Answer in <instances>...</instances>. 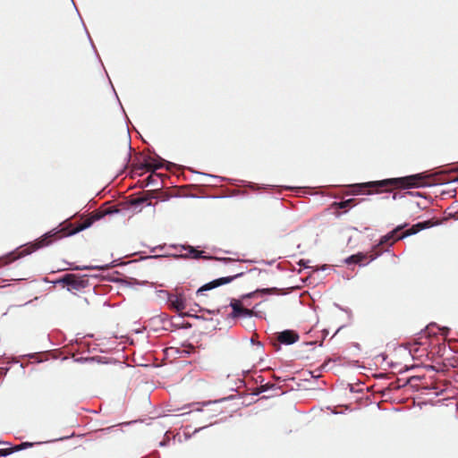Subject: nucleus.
<instances>
[{
	"label": "nucleus",
	"mask_w": 458,
	"mask_h": 458,
	"mask_svg": "<svg viewBox=\"0 0 458 458\" xmlns=\"http://www.w3.org/2000/svg\"><path fill=\"white\" fill-rule=\"evenodd\" d=\"M299 335L293 330H284L279 333L276 336V340L278 344H274V345L278 350L280 348V344H293L299 340Z\"/></svg>",
	"instance_id": "6e6552de"
},
{
	"label": "nucleus",
	"mask_w": 458,
	"mask_h": 458,
	"mask_svg": "<svg viewBox=\"0 0 458 458\" xmlns=\"http://www.w3.org/2000/svg\"><path fill=\"white\" fill-rule=\"evenodd\" d=\"M217 403H218V402H214L213 403H209V404H208L207 406H209V405H214V406H216V405H217Z\"/></svg>",
	"instance_id": "a211bd4d"
},
{
	"label": "nucleus",
	"mask_w": 458,
	"mask_h": 458,
	"mask_svg": "<svg viewBox=\"0 0 458 458\" xmlns=\"http://www.w3.org/2000/svg\"><path fill=\"white\" fill-rule=\"evenodd\" d=\"M181 250H184L185 252H181L178 257L183 258V259H212L213 257H207L202 256L203 251H199L196 250L192 246H182Z\"/></svg>",
	"instance_id": "1a4fd4ad"
},
{
	"label": "nucleus",
	"mask_w": 458,
	"mask_h": 458,
	"mask_svg": "<svg viewBox=\"0 0 458 458\" xmlns=\"http://www.w3.org/2000/svg\"><path fill=\"white\" fill-rule=\"evenodd\" d=\"M118 209L114 207H110L105 209L97 210L96 212L92 213V215L89 217H87L82 223L78 224L75 227L72 228L73 226L72 224H69L67 226H64L59 230H53L46 234H44L41 238L37 240L34 243L30 244V246H26L21 250L18 252H12L6 257L5 264L14 261L17 259L21 257H24L26 255H29L32 253L33 251L48 246L51 244L54 241L57 239H61L64 236H69L75 234L86 228H89L95 221H98L101 218H103L106 215H111L114 213H118Z\"/></svg>",
	"instance_id": "f257e3e1"
},
{
	"label": "nucleus",
	"mask_w": 458,
	"mask_h": 458,
	"mask_svg": "<svg viewBox=\"0 0 458 458\" xmlns=\"http://www.w3.org/2000/svg\"><path fill=\"white\" fill-rule=\"evenodd\" d=\"M221 260H224V261H230L231 259H230L224 258V259H221Z\"/></svg>",
	"instance_id": "6ab92c4d"
},
{
	"label": "nucleus",
	"mask_w": 458,
	"mask_h": 458,
	"mask_svg": "<svg viewBox=\"0 0 458 458\" xmlns=\"http://www.w3.org/2000/svg\"><path fill=\"white\" fill-rule=\"evenodd\" d=\"M90 267H75L73 269H76V270H83V269H89Z\"/></svg>",
	"instance_id": "f3484780"
},
{
	"label": "nucleus",
	"mask_w": 458,
	"mask_h": 458,
	"mask_svg": "<svg viewBox=\"0 0 458 458\" xmlns=\"http://www.w3.org/2000/svg\"><path fill=\"white\" fill-rule=\"evenodd\" d=\"M162 161L163 160L159 157H148L144 158L143 165L148 171L157 170L162 167Z\"/></svg>",
	"instance_id": "f8f14e48"
},
{
	"label": "nucleus",
	"mask_w": 458,
	"mask_h": 458,
	"mask_svg": "<svg viewBox=\"0 0 458 458\" xmlns=\"http://www.w3.org/2000/svg\"><path fill=\"white\" fill-rule=\"evenodd\" d=\"M355 204L354 199H349L340 202H334L332 206L335 208H347L353 207Z\"/></svg>",
	"instance_id": "4468645a"
},
{
	"label": "nucleus",
	"mask_w": 458,
	"mask_h": 458,
	"mask_svg": "<svg viewBox=\"0 0 458 458\" xmlns=\"http://www.w3.org/2000/svg\"><path fill=\"white\" fill-rule=\"evenodd\" d=\"M33 445H34V443L23 442V443H21L20 445H16L14 446L1 448L0 449V456H7L14 452H18V451L26 449L28 447H31Z\"/></svg>",
	"instance_id": "9b49d317"
},
{
	"label": "nucleus",
	"mask_w": 458,
	"mask_h": 458,
	"mask_svg": "<svg viewBox=\"0 0 458 458\" xmlns=\"http://www.w3.org/2000/svg\"><path fill=\"white\" fill-rule=\"evenodd\" d=\"M367 258H368V254L359 252L357 254L348 257L345 259V263H347V264H360L362 261L367 259Z\"/></svg>",
	"instance_id": "ddd939ff"
},
{
	"label": "nucleus",
	"mask_w": 458,
	"mask_h": 458,
	"mask_svg": "<svg viewBox=\"0 0 458 458\" xmlns=\"http://www.w3.org/2000/svg\"><path fill=\"white\" fill-rule=\"evenodd\" d=\"M276 291H277L276 288H264L261 290H257V291L246 295V297H251L258 292L262 293H276Z\"/></svg>",
	"instance_id": "2eb2a0df"
},
{
	"label": "nucleus",
	"mask_w": 458,
	"mask_h": 458,
	"mask_svg": "<svg viewBox=\"0 0 458 458\" xmlns=\"http://www.w3.org/2000/svg\"><path fill=\"white\" fill-rule=\"evenodd\" d=\"M186 297L182 293H176L168 295L167 303L171 310L182 314L186 309Z\"/></svg>",
	"instance_id": "39448f33"
},
{
	"label": "nucleus",
	"mask_w": 458,
	"mask_h": 458,
	"mask_svg": "<svg viewBox=\"0 0 458 458\" xmlns=\"http://www.w3.org/2000/svg\"><path fill=\"white\" fill-rule=\"evenodd\" d=\"M261 388H262V390H263V391H265V390H266V388H265V386H261Z\"/></svg>",
	"instance_id": "412c9836"
},
{
	"label": "nucleus",
	"mask_w": 458,
	"mask_h": 458,
	"mask_svg": "<svg viewBox=\"0 0 458 458\" xmlns=\"http://www.w3.org/2000/svg\"><path fill=\"white\" fill-rule=\"evenodd\" d=\"M63 286H67L69 292L81 291L89 286V278L86 276H77L75 274H66L56 281Z\"/></svg>",
	"instance_id": "7ed1b4c3"
},
{
	"label": "nucleus",
	"mask_w": 458,
	"mask_h": 458,
	"mask_svg": "<svg viewBox=\"0 0 458 458\" xmlns=\"http://www.w3.org/2000/svg\"><path fill=\"white\" fill-rule=\"evenodd\" d=\"M152 198H160L162 200H165V199H166L167 197L157 196L155 191H144L143 195L141 197L132 199L131 200V205L134 206V207H138L145 202H148Z\"/></svg>",
	"instance_id": "9d476101"
},
{
	"label": "nucleus",
	"mask_w": 458,
	"mask_h": 458,
	"mask_svg": "<svg viewBox=\"0 0 458 458\" xmlns=\"http://www.w3.org/2000/svg\"><path fill=\"white\" fill-rule=\"evenodd\" d=\"M425 176L421 174L413 175L385 179L380 181H372L364 183H358L352 186L353 194L360 193H380L383 191H390L392 189H410L425 185Z\"/></svg>",
	"instance_id": "f03ea898"
},
{
	"label": "nucleus",
	"mask_w": 458,
	"mask_h": 458,
	"mask_svg": "<svg viewBox=\"0 0 458 458\" xmlns=\"http://www.w3.org/2000/svg\"><path fill=\"white\" fill-rule=\"evenodd\" d=\"M158 175L157 174H150L148 175L146 179H145V184L146 185H150V184H153L155 183L156 180H157V177Z\"/></svg>",
	"instance_id": "dca6fc26"
},
{
	"label": "nucleus",
	"mask_w": 458,
	"mask_h": 458,
	"mask_svg": "<svg viewBox=\"0 0 458 458\" xmlns=\"http://www.w3.org/2000/svg\"><path fill=\"white\" fill-rule=\"evenodd\" d=\"M233 275H232V276L221 277V278L216 279L208 284H206L205 285H203L201 288H199L198 290V293L202 292V291L211 290V289L218 287L222 284H229L233 279L240 277L244 274V272H242V271L239 272V271H236V269H233Z\"/></svg>",
	"instance_id": "423d86ee"
},
{
	"label": "nucleus",
	"mask_w": 458,
	"mask_h": 458,
	"mask_svg": "<svg viewBox=\"0 0 458 458\" xmlns=\"http://www.w3.org/2000/svg\"><path fill=\"white\" fill-rule=\"evenodd\" d=\"M429 222L418 223L410 229L403 232L402 234H398V232L402 230V226L396 227L394 230L390 232L388 234L382 237L380 244H387L390 241V244H393L395 241L403 239L406 236L417 233L420 230L428 227Z\"/></svg>",
	"instance_id": "20e7f679"
},
{
	"label": "nucleus",
	"mask_w": 458,
	"mask_h": 458,
	"mask_svg": "<svg viewBox=\"0 0 458 458\" xmlns=\"http://www.w3.org/2000/svg\"><path fill=\"white\" fill-rule=\"evenodd\" d=\"M230 306L233 309L230 317L233 318H251L254 315V311L252 310L244 308L240 300L233 299L230 302Z\"/></svg>",
	"instance_id": "0eeeda50"
},
{
	"label": "nucleus",
	"mask_w": 458,
	"mask_h": 458,
	"mask_svg": "<svg viewBox=\"0 0 458 458\" xmlns=\"http://www.w3.org/2000/svg\"><path fill=\"white\" fill-rule=\"evenodd\" d=\"M369 257H370V260H373L374 259H376V256H374V255H370Z\"/></svg>",
	"instance_id": "aec40b11"
}]
</instances>
